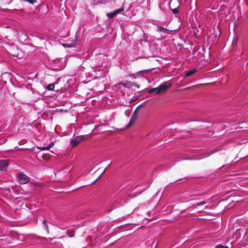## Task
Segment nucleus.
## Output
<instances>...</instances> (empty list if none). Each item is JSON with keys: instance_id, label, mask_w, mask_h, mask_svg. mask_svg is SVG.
Instances as JSON below:
<instances>
[{"instance_id": "obj_7", "label": "nucleus", "mask_w": 248, "mask_h": 248, "mask_svg": "<svg viewBox=\"0 0 248 248\" xmlns=\"http://www.w3.org/2000/svg\"><path fill=\"white\" fill-rule=\"evenodd\" d=\"M54 144L53 142H51L47 146L37 147V148L40 149L41 150H48L50 148H52L54 146Z\"/></svg>"}, {"instance_id": "obj_13", "label": "nucleus", "mask_w": 248, "mask_h": 248, "mask_svg": "<svg viewBox=\"0 0 248 248\" xmlns=\"http://www.w3.org/2000/svg\"><path fill=\"white\" fill-rule=\"evenodd\" d=\"M67 234L69 237H73L75 235V233L74 232L70 231L69 230L67 231Z\"/></svg>"}, {"instance_id": "obj_15", "label": "nucleus", "mask_w": 248, "mask_h": 248, "mask_svg": "<svg viewBox=\"0 0 248 248\" xmlns=\"http://www.w3.org/2000/svg\"><path fill=\"white\" fill-rule=\"evenodd\" d=\"M158 29H159L160 31H162L164 32V33H166V32L168 31L167 29H165L163 27H158Z\"/></svg>"}, {"instance_id": "obj_2", "label": "nucleus", "mask_w": 248, "mask_h": 248, "mask_svg": "<svg viewBox=\"0 0 248 248\" xmlns=\"http://www.w3.org/2000/svg\"><path fill=\"white\" fill-rule=\"evenodd\" d=\"M171 86V83L170 81H166L160 84L158 87V93H160L166 92V91Z\"/></svg>"}, {"instance_id": "obj_14", "label": "nucleus", "mask_w": 248, "mask_h": 248, "mask_svg": "<svg viewBox=\"0 0 248 248\" xmlns=\"http://www.w3.org/2000/svg\"><path fill=\"white\" fill-rule=\"evenodd\" d=\"M124 8H119V9H118L117 10H115L114 12L115 15H117V14H118L120 12L124 11Z\"/></svg>"}, {"instance_id": "obj_4", "label": "nucleus", "mask_w": 248, "mask_h": 248, "mask_svg": "<svg viewBox=\"0 0 248 248\" xmlns=\"http://www.w3.org/2000/svg\"><path fill=\"white\" fill-rule=\"evenodd\" d=\"M18 180L21 184H27L29 181V177L24 174H20L18 175Z\"/></svg>"}, {"instance_id": "obj_5", "label": "nucleus", "mask_w": 248, "mask_h": 248, "mask_svg": "<svg viewBox=\"0 0 248 248\" xmlns=\"http://www.w3.org/2000/svg\"><path fill=\"white\" fill-rule=\"evenodd\" d=\"M8 165L7 160H0V170H4Z\"/></svg>"}, {"instance_id": "obj_17", "label": "nucleus", "mask_w": 248, "mask_h": 248, "mask_svg": "<svg viewBox=\"0 0 248 248\" xmlns=\"http://www.w3.org/2000/svg\"><path fill=\"white\" fill-rule=\"evenodd\" d=\"M43 224L45 225L46 226V231L47 232H48V226L46 224V220H44L43 222Z\"/></svg>"}, {"instance_id": "obj_6", "label": "nucleus", "mask_w": 248, "mask_h": 248, "mask_svg": "<svg viewBox=\"0 0 248 248\" xmlns=\"http://www.w3.org/2000/svg\"><path fill=\"white\" fill-rule=\"evenodd\" d=\"M142 106L141 105H140L138 106L135 109L133 114L131 116V119H132L133 120H136V119L137 118V115H138L139 109L141 108H142Z\"/></svg>"}, {"instance_id": "obj_10", "label": "nucleus", "mask_w": 248, "mask_h": 248, "mask_svg": "<svg viewBox=\"0 0 248 248\" xmlns=\"http://www.w3.org/2000/svg\"><path fill=\"white\" fill-rule=\"evenodd\" d=\"M55 87V85L54 84H48L46 87V89L49 91H52L54 90Z\"/></svg>"}, {"instance_id": "obj_11", "label": "nucleus", "mask_w": 248, "mask_h": 248, "mask_svg": "<svg viewBox=\"0 0 248 248\" xmlns=\"http://www.w3.org/2000/svg\"><path fill=\"white\" fill-rule=\"evenodd\" d=\"M136 120H133L131 118H130V121L129 122V123L127 124V125L126 126V128H129L135 122Z\"/></svg>"}, {"instance_id": "obj_20", "label": "nucleus", "mask_w": 248, "mask_h": 248, "mask_svg": "<svg viewBox=\"0 0 248 248\" xmlns=\"http://www.w3.org/2000/svg\"><path fill=\"white\" fill-rule=\"evenodd\" d=\"M106 169H105L104 170V171L98 176V177L94 181V182H96L98 179H99L100 178V177L101 176V175H102V174L106 171Z\"/></svg>"}, {"instance_id": "obj_9", "label": "nucleus", "mask_w": 248, "mask_h": 248, "mask_svg": "<svg viewBox=\"0 0 248 248\" xmlns=\"http://www.w3.org/2000/svg\"><path fill=\"white\" fill-rule=\"evenodd\" d=\"M148 92L149 93H152L154 92H155V93L157 94H159V93H158V87L153 88H149L148 90Z\"/></svg>"}, {"instance_id": "obj_8", "label": "nucleus", "mask_w": 248, "mask_h": 248, "mask_svg": "<svg viewBox=\"0 0 248 248\" xmlns=\"http://www.w3.org/2000/svg\"><path fill=\"white\" fill-rule=\"evenodd\" d=\"M198 71L197 68H194L186 72V76L189 77Z\"/></svg>"}, {"instance_id": "obj_3", "label": "nucleus", "mask_w": 248, "mask_h": 248, "mask_svg": "<svg viewBox=\"0 0 248 248\" xmlns=\"http://www.w3.org/2000/svg\"><path fill=\"white\" fill-rule=\"evenodd\" d=\"M85 140V137L84 136H78L71 140V143L73 145V147H75Z\"/></svg>"}, {"instance_id": "obj_22", "label": "nucleus", "mask_w": 248, "mask_h": 248, "mask_svg": "<svg viewBox=\"0 0 248 248\" xmlns=\"http://www.w3.org/2000/svg\"><path fill=\"white\" fill-rule=\"evenodd\" d=\"M123 86H126V85L124 83H122Z\"/></svg>"}, {"instance_id": "obj_1", "label": "nucleus", "mask_w": 248, "mask_h": 248, "mask_svg": "<svg viewBox=\"0 0 248 248\" xmlns=\"http://www.w3.org/2000/svg\"><path fill=\"white\" fill-rule=\"evenodd\" d=\"M170 7L173 14L179 12V2L178 0H171L170 3Z\"/></svg>"}, {"instance_id": "obj_16", "label": "nucleus", "mask_w": 248, "mask_h": 248, "mask_svg": "<svg viewBox=\"0 0 248 248\" xmlns=\"http://www.w3.org/2000/svg\"><path fill=\"white\" fill-rule=\"evenodd\" d=\"M23 0L28 2L31 4H33L35 2H37L36 0Z\"/></svg>"}, {"instance_id": "obj_12", "label": "nucleus", "mask_w": 248, "mask_h": 248, "mask_svg": "<svg viewBox=\"0 0 248 248\" xmlns=\"http://www.w3.org/2000/svg\"><path fill=\"white\" fill-rule=\"evenodd\" d=\"M115 16L116 15H115L114 12L107 14V16L109 19L112 18Z\"/></svg>"}, {"instance_id": "obj_21", "label": "nucleus", "mask_w": 248, "mask_h": 248, "mask_svg": "<svg viewBox=\"0 0 248 248\" xmlns=\"http://www.w3.org/2000/svg\"><path fill=\"white\" fill-rule=\"evenodd\" d=\"M62 46H66V47H69L71 46V45H69L68 44H63Z\"/></svg>"}, {"instance_id": "obj_23", "label": "nucleus", "mask_w": 248, "mask_h": 248, "mask_svg": "<svg viewBox=\"0 0 248 248\" xmlns=\"http://www.w3.org/2000/svg\"><path fill=\"white\" fill-rule=\"evenodd\" d=\"M12 1V0H9V2H11Z\"/></svg>"}, {"instance_id": "obj_19", "label": "nucleus", "mask_w": 248, "mask_h": 248, "mask_svg": "<svg viewBox=\"0 0 248 248\" xmlns=\"http://www.w3.org/2000/svg\"><path fill=\"white\" fill-rule=\"evenodd\" d=\"M206 203V202H205L204 201H202V202H198L197 203V205H198V206H200V205H201L204 204Z\"/></svg>"}, {"instance_id": "obj_18", "label": "nucleus", "mask_w": 248, "mask_h": 248, "mask_svg": "<svg viewBox=\"0 0 248 248\" xmlns=\"http://www.w3.org/2000/svg\"><path fill=\"white\" fill-rule=\"evenodd\" d=\"M215 248H228V247H227L226 246H224L222 245H218L216 246Z\"/></svg>"}]
</instances>
